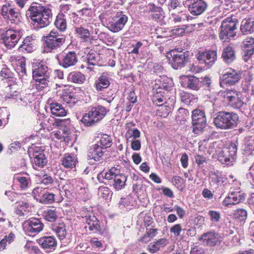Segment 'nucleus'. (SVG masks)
I'll return each mask as SVG.
<instances>
[{"label": "nucleus", "mask_w": 254, "mask_h": 254, "mask_svg": "<svg viewBox=\"0 0 254 254\" xmlns=\"http://www.w3.org/2000/svg\"><path fill=\"white\" fill-rule=\"evenodd\" d=\"M55 231L61 240L65 238L66 235V231L64 224H60L55 228Z\"/></svg>", "instance_id": "3c124183"}, {"label": "nucleus", "mask_w": 254, "mask_h": 254, "mask_svg": "<svg viewBox=\"0 0 254 254\" xmlns=\"http://www.w3.org/2000/svg\"><path fill=\"white\" fill-rule=\"evenodd\" d=\"M55 25L61 32L64 31L67 28L66 20L63 14H59L55 21Z\"/></svg>", "instance_id": "f704fd0d"}, {"label": "nucleus", "mask_w": 254, "mask_h": 254, "mask_svg": "<svg viewBox=\"0 0 254 254\" xmlns=\"http://www.w3.org/2000/svg\"><path fill=\"white\" fill-rule=\"evenodd\" d=\"M35 49V40L32 36H27L19 46L18 50L22 52L32 53Z\"/></svg>", "instance_id": "393cba45"}, {"label": "nucleus", "mask_w": 254, "mask_h": 254, "mask_svg": "<svg viewBox=\"0 0 254 254\" xmlns=\"http://www.w3.org/2000/svg\"><path fill=\"white\" fill-rule=\"evenodd\" d=\"M45 218L48 221L54 222L57 218L56 209L53 208L45 211Z\"/></svg>", "instance_id": "09e8293b"}, {"label": "nucleus", "mask_w": 254, "mask_h": 254, "mask_svg": "<svg viewBox=\"0 0 254 254\" xmlns=\"http://www.w3.org/2000/svg\"><path fill=\"white\" fill-rule=\"evenodd\" d=\"M222 58L227 64L232 63L236 59L235 52L232 47L227 46L223 50Z\"/></svg>", "instance_id": "7c9ffc66"}, {"label": "nucleus", "mask_w": 254, "mask_h": 254, "mask_svg": "<svg viewBox=\"0 0 254 254\" xmlns=\"http://www.w3.org/2000/svg\"><path fill=\"white\" fill-rule=\"evenodd\" d=\"M240 29L244 34L251 33L254 31V19H244L241 22Z\"/></svg>", "instance_id": "c85d7f7f"}, {"label": "nucleus", "mask_w": 254, "mask_h": 254, "mask_svg": "<svg viewBox=\"0 0 254 254\" xmlns=\"http://www.w3.org/2000/svg\"><path fill=\"white\" fill-rule=\"evenodd\" d=\"M24 228L29 233H38L43 230L44 225L39 219L32 218L24 222Z\"/></svg>", "instance_id": "dca6fc26"}, {"label": "nucleus", "mask_w": 254, "mask_h": 254, "mask_svg": "<svg viewBox=\"0 0 254 254\" xmlns=\"http://www.w3.org/2000/svg\"><path fill=\"white\" fill-rule=\"evenodd\" d=\"M182 82L184 87L193 90H198L201 86L199 79L193 76H184Z\"/></svg>", "instance_id": "b1692460"}, {"label": "nucleus", "mask_w": 254, "mask_h": 254, "mask_svg": "<svg viewBox=\"0 0 254 254\" xmlns=\"http://www.w3.org/2000/svg\"><path fill=\"white\" fill-rule=\"evenodd\" d=\"M29 204L23 201L16 202L15 205V211L19 216H23L28 212Z\"/></svg>", "instance_id": "e433bc0d"}, {"label": "nucleus", "mask_w": 254, "mask_h": 254, "mask_svg": "<svg viewBox=\"0 0 254 254\" xmlns=\"http://www.w3.org/2000/svg\"><path fill=\"white\" fill-rule=\"evenodd\" d=\"M104 153V151L99 144H93L88 150V158L93 159L96 161H99L103 156Z\"/></svg>", "instance_id": "5701e85b"}, {"label": "nucleus", "mask_w": 254, "mask_h": 254, "mask_svg": "<svg viewBox=\"0 0 254 254\" xmlns=\"http://www.w3.org/2000/svg\"><path fill=\"white\" fill-rule=\"evenodd\" d=\"M22 34L21 31L9 29L1 34L2 43L8 49L14 47L21 38Z\"/></svg>", "instance_id": "6e6552de"}, {"label": "nucleus", "mask_w": 254, "mask_h": 254, "mask_svg": "<svg viewBox=\"0 0 254 254\" xmlns=\"http://www.w3.org/2000/svg\"><path fill=\"white\" fill-rule=\"evenodd\" d=\"M197 59L201 63L205 64L208 67H210L217 60V53L215 51L199 53L197 56Z\"/></svg>", "instance_id": "a211bd4d"}, {"label": "nucleus", "mask_w": 254, "mask_h": 254, "mask_svg": "<svg viewBox=\"0 0 254 254\" xmlns=\"http://www.w3.org/2000/svg\"><path fill=\"white\" fill-rule=\"evenodd\" d=\"M240 70L232 68L226 69L220 76V84L221 87L232 86L238 83L241 78Z\"/></svg>", "instance_id": "423d86ee"}, {"label": "nucleus", "mask_w": 254, "mask_h": 254, "mask_svg": "<svg viewBox=\"0 0 254 254\" xmlns=\"http://www.w3.org/2000/svg\"><path fill=\"white\" fill-rule=\"evenodd\" d=\"M195 161L196 163L198 165L200 166L203 165L204 163L206 162V159L203 156L197 155L195 156Z\"/></svg>", "instance_id": "69168bd1"}, {"label": "nucleus", "mask_w": 254, "mask_h": 254, "mask_svg": "<svg viewBox=\"0 0 254 254\" xmlns=\"http://www.w3.org/2000/svg\"><path fill=\"white\" fill-rule=\"evenodd\" d=\"M15 180L19 183V187L22 190H26L30 186L31 182L29 177L18 175L15 177Z\"/></svg>", "instance_id": "37998d69"}, {"label": "nucleus", "mask_w": 254, "mask_h": 254, "mask_svg": "<svg viewBox=\"0 0 254 254\" xmlns=\"http://www.w3.org/2000/svg\"><path fill=\"white\" fill-rule=\"evenodd\" d=\"M168 55H170L172 58V60L170 62L172 67L175 69L181 68L188 62L189 55L188 53L173 50L170 51Z\"/></svg>", "instance_id": "f8f14e48"}, {"label": "nucleus", "mask_w": 254, "mask_h": 254, "mask_svg": "<svg viewBox=\"0 0 254 254\" xmlns=\"http://www.w3.org/2000/svg\"><path fill=\"white\" fill-rule=\"evenodd\" d=\"M246 155L252 154L254 151V137L252 136H247L245 138V143L243 149Z\"/></svg>", "instance_id": "72a5a7b5"}, {"label": "nucleus", "mask_w": 254, "mask_h": 254, "mask_svg": "<svg viewBox=\"0 0 254 254\" xmlns=\"http://www.w3.org/2000/svg\"><path fill=\"white\" fill-rule=\"evenodd\" d=\"M245 48H249L248 50L250 52L253 51L254 44V39L252 37H248L246 38L243 42Z\"/></svg>", "instance_id": "bf43d9fd"}, {"label": "nucleus", "mask_w": 254, "mask_h": 254, "mask_svg": "<svg viewBox=\"0 0 254 254\" xmlns=\"http://www.w3.org/2000/svg\"><path fill=\"white\" fill-rule=\"evenodd\" d=\"M208 214L210 217V220L213 222H218L221 218V214L219 212L214 210H209Z\"/></svg>", "instance_id": "864d4df0"}, {"label": "nucleus", "mask_w": 254, "mask_h": 254, "mask_svg": "<svg viewBox=\"0 0 254 254\" xmlns=\"http://www.w3.org/2000/svg\"><path fill=\"white\" fill-rule=\"evenodd\" d=\"M238 115L233 112L221 111L217 113L214 119L215 126L222 129L233 128L236 127Z\"/></svg>", "instance_id": "f03ea898"}, {"label": "nucleus", "mask_w": 254, "mask_h": 254, "mask_svg": "<svg viewBox=\"0 0 254 254\" xmlns=\"http://www.w3.org/2000/svg\"><path fill=\"white\" fill-rule=\"evenodd\" d=\"M38 243L44 249H54L57 246V241L54 236H45L38 240Z\"/></svg>", "instance_id": "a878e982"}, {"label": "nucleus", "mask_w": 254, "mask_h": 254, "mask_svg": "<svg viewBox=\"0 0 254 254\" xmlns=\"http://www.w3.org/2000/svg\"><path fill=\"white\" fill-rule=\"evenodd\" d=\"M245 199L244 193L240 191H230L228 196L222 202L224 206L228 207L230 205H235L243 202Z\"/></svg>", "instance_id": "aec40b11"}, {"label": "nucleus", "mask_w": 254, "mask_h": 254, "mask_svg": "<svg viewBox=\"0 0 254 254\" xmlns=\"http://www.w3.org/2000/svg\"><path fill=\"white\" fill-rule=\"evenodd\" d=\"M90 11V8H83L82 9L77 11V14H75V13H74L73 14H74L77 16H83V17L86 16L89 14Z\"/></svg>", "instance_id": "0e129e2a"}, {"label": "nucleus", "mask_w": 254, "mask_h": 254, "mask_svg": "<svg viewBox=\"0 0 254 254\" xmlns=\"http://www.w3.org/2000/svg\"><path fill=\"white\" fill-rule=\"evenodd\" d=\"M70 120L67 119H56L54 118L49 119V122L57 127H66L70 124Z\"/></svg>", "instance_id": "49530a36"}, {"label": "nucleus", "mask_w": 254, "mask_h": 254, "mask_svg": "<svg viewBox=\"0 0 254 254\" xmlns=\"http://www.w3.org/2000/svg\"><path fill=\"white\" fill-rule=\"evenodd\" d=\"M158 230L155 228H147L146 233L141 237L139 240L144 243L150 241V238L155 237L157 234Z\"/></svg>", "instance_id": "79ce46f5"}, {"label": "nucleus", "mask_w": 254, "mask_h": 254, "mask_svg": "<svg viewBox=\"0 0 254 254\" xmlns=\"http://www.w3.org/2000/svg\"><path fill=\"white\" fill-rule=\"evenodd\" d=\"M100 59V55L94 51H91L86 56L89 65H95L98 64Z\"/></svg>", "instance_id": "a19ab883"}, {"label": "nucleus", "mask_w": 254, "mask_h": 254, "mask_svg": "<svg viewBox=\"0 0 254 254\" xmlns=\"http://www.w3.org/2000/svg\"><path fill=\"white\" fill-rule=\"evenodd\" d=\"M34 79L36 81V88L39 91L48 86L50 83V75L42 78H35Z\"/></svg>", "instance_id": "58836bf2"}, {"label": "nucleus", "mask_w": 254, "mask_h": 254, "mask_svg": "<svg viewBox=\"0 0 254 254\" xmlns=\"http://www.w3.org/2000/svg\"><path fill=\"white\" fill-rule=\"evenodd\" d=\"M172 18L175 23L183 22L189 20L191 17L187 12L181 11L172 14Z\"/></svg>", "instance_id": "4c0bfd02"}, {"label": "nucleus", "mask_w": 254, "mask_h": 254, "mask_svg": "<svg viewBox=\"0 0 254 254\" xmlns=\"http://www.w3.org/2000/svg\"><path fill=\"white\" fill-rule=\"evenodd\" d=\"M1 15L8 23H14L19 20V14L10 3H6L2 6Z\"/></svg>", "instance_id": "2eb2a0df"}, {"label": "nucleus", "mask_w": 254, "mask_h": 254, "mask_svg": "<svg viewBox=\"0 0 254 254\" xmlns=\"http://www.w3.org/2000/svg\"><path fill=\"white\" fill-rule=\"evenodd\" d=\"M127 180V177L126 175L118 173L116 176H114V180L110 183L116 190H120L124 188Z\"/></svg>", "instance_id": "cd10ccee"}, {"label": "nucleus", "mask_w": 254, "mask_h": 254, "mask_svg": "<svg viewBox=\"0 0 254 254\" xmlns=\"http://www.w3.org/2000/svg\"><path fill=\"white\" fill-rule=\"evenodd\" d=\"M209 179L211 182L218 184L221 182H223L222 178L219 175L218 171L210 172L209 174Z\"/></svg>", "instance_id": "5fc2aeb1"}, {"label": "nucleus", "mask_w": 254, "mask_h": 254, "mask_svg": "<svg viewBox=\"0 0 254 254\" xmlns=\"http://www.w3.org/2000/svg\"><path fill=\"white\" fill-rule=\"evenodd\" d=\"M191 119L192 132L195 134L202 132L206 126L204 112L199 109H195L192 111Z\"/></svg>", "instance_id": "0eeeda50"}, {"label": "nucleus", "mask_w": 254, "mask_h": 254, "mask_svg": "<svg viewBox=\"0 0 254 254\" xmlns=\"http://www.w3.org/2000/svg\"><path fill=\"white\" fill-rule=\"evenodd\" d=\"M50 110L52 115L55 116L63 117L66 114V112L63 106L57 103H51Z\"/></svg>", "instance_id": "2f4dec72"}, {"label": "nucleus", "mask_w": 254, "mask_h": 254, "mask_svg": "<svg viewBox=\"0 0 254 254\" xmlns=\"http://www.w3.org/2000/svg\"><path fill=\"white\" fill-rule=\"evenodd\" d=\"M248 213L246 210L243 208H239L235 210L234 217L235 219L240 221H245L247 218Z\"/></svg>", "instance_id": "a18cd8bd"}, {"label": "nucleus", "mask_w": 254, "mask_h": 254, "mask_svg": "<svg viewBox=\"0 0 254 254\" xmlns=\"http://www.w3.org/2000/svg\"><path fill=\"white\" fill-rule=\"evenodd\" d=\"M92 215H94V214L91 208L88 210L87 208H83L80 212V215L84 219V221L90 219Z\"/></svg>", "instance_id": "4d7b16f0"}, {"label": "nucleus", "mask_w": 254, "mask_h": 254, "mask_svg": "<svg viewBox=\"0 0 254 254\" xmlns=\"http://www.w3.org/2000/svg\"><path fill=\"white\" fill-rule=\"evenodd\" d=\"M127 17L122 12H117L108 23L107 27L113 32L122 30L127 21Z\"/></svg>", "instance_id": "9b49d317"}, {"label": "nucleus", "mask_w": 254, "mask_h": 254, "mask_svg": "<svg viewBox=\"0 0 254 254\" xmlns=\"http://www.w3.org/2000/svg\"><path fill=\"white\" fill-rule=\"evenodd\" d=\"M60 64L64 68L74 66L77 63L78 59L74 52L64 53L59 59Z\"/></svg>", "instance_id": "f3484780"}, {"label": "nucleus", "mask_w": 254, "mask_h": 254, "mask_svg": "<svg viewBox=\"0 0 254 254\" xmlns=\"http://www.w3.org/2000/svg\"><path fill=\"white\" fill-rule=\"evenodd\" d=\"M34 197L39 199L43 204L52 203L55 201V194L40 187L35 188L32 192Z\"/></svg>", "instance_id": "4468645a"}, {"label": "nucleus", "mask_w": 254, "mask_h": 254, "mask_svg": "<svg viewBox=\"0 0 254 254\" xmlns=\"http://www.w3.org/2000/svg\"><path fill=\"white\" fill-rule=\"evenodd\" d=\"M127 134L130 135L129 137L130 138L132 137L134 139L139 138L140 136V131L136 128L128 130L127 132L126 135H127Z\"/></svg>", "instance_id": "052dcab7"}, {"label": "nucleus", "mask_w": 254, "mask_h": 254, "mask_svg": "<svg viewBox=\"0 0 254 254\" xmlns=\"http://www.w3.org/2000/svg\"><path fill=\"white\" fill-rule=\"evenodd\" d=\"M110 84L108 77L104 74L100 76L95 83L96 89L98 91H101L103 89L107 88Z\"/></svg>", "instance_id": "c9c22d12"}, {"label": "nucleus", "mask_w": 254, "mask_h": 254, "mask_svg": "<svg viewBox=\"0 0 254 254\" xmlns=\"http://www.w3.org/2000/svg\"><path fill=\"white\" fill-rule=\"evenodd\" d=\"M75 32L80 38L83 39L88 38L90 34L87 29H85L83 27L76 28Z\"/></svg>", "instance_id": "603ef678"}, {"label": "nucleus", "mask_w": 254, "mask_h": 254, "mask_svg": "<svg viewBox=\"0 0 254 254\" xmlns=\"http://www.w3.org/2000/svg\"><path fill=\"white\" fill-rule=\"evenodd\" d=\"M68 80L75 83H83L85 80V76L80 72H70L68 77Z\"/></svg>", "instance_id": "ea45409f"}, {"label": "nucleus", "mask_w": 254, "mask_h": 254, "mask_svg": "<svg viewBox=\"0 0 254 254\" xmlns=\"http://www.w3.org/2000/svg\"><path fill=\"white\" fill-rule=\"evenodd\" d=\"M14 235L12 233L9 234L8 236H6L0 241V251H2L5 249L7 244H9L14 240Z\"/></svg>", "instance_id": "de8ad7c7"}, {"label": "nucleus", "mask_w": 254, "mask_h": 254, "mask_svg": "<svg viewBox=\"0 0 254 254\" xmlns=\"http://www.w3.org/2000/svg\"><path fill=\"white\" fill-rule=\"evenodd\" d=\"M222 96L225 101L234 108L239 109L244 105L240 92L233 90H227L222 93Z\"/></svg>", "instance_id": "1a4fd4ad"}, {"label": "nucleus", "mask_w": 254, "mask_h": 254, "mask_svg": "<svg viewBox=\"0 0 254 254\" xmlns=\"http://www.w3.org/2000/svg\"><path fill=\"white\" fill-rule=\"evenodd\" d=\"M190 254H205V252L202 248L196 246L191 249Z\"/></svg>", "instance_id": "774afa93"}, {"label": "nucleus", "mask_w": 254, "mask_h": 254, "mask_svg": "<svg viewBox=\"0 0 254 254\" xmlns=\"http://www.w3.org/2000/svg\"><path fill=\"white\" fill-rule=\"evenodd\" d=\"M97 144H99L103 150L110 147L112 144L111 137L107 134H103Z\"/></svg>", "instance_id": "c03bdc74"}, {"label": "nucleus", "mask_w": 254, "mask_h": 254, "mask_svg": "<svg viewBox=\"0 0 254 254\" xmlns=\"http://www.w3.org/2000/svg\"><path fill=\"white\" fill-rule=\"evenodd\" d=\"M26 16L30 18L33 24L42 28L50 24V19L52 18V13L49 7L40 3H33L26 11Z\"/></svg>", "instance_id": "f257e3e1"}, {"label": "nucleus", "mask_w": 254, "mask_h": 254, "mask_svg": "<svg viewBox=\"0 0 254 254\" xmlns=\"http://www.w3.org/2000/svg\"><path fill=\"white\" fill-rule=\"evenodd\" d=\"M32 70L33 78L47 76L50 75L48 67L41 63L33 62L32 63Z\"/></svg>", "instance_id": "412c9836"}, {"label": "nucleus", "mask_w": 254, "mask_h": 254, "mask_svg": "<svg viewBox=\"0 0 254 254\" xmlns=\"http://www.w3.org/2000/svg\"><path fill=\"white\" fill-rule=\"evenodd\" d=\"M107 112V111L104 107L98 106L85 114L83 116L81 122L86 126H93L105 117Z\"/></svg>", "instance_id": "20e7f679"}, {"label": "nucleus", "mask_w": 254, "mask_h": 254, "mask_svg": "<svg viewBox=\"0 0 254 254\" xmlns=\"http://www.w3.org/2000/svg\"><path fill=\"white\" fill-rule=\"evenodd\" d=\"M187 7L189 12L193 16H198L203 13L207 9L208 4L203 0H188Z\"/></svg>", "instance_id": "ddd939ff"}, {"label": "nucleus", "mask_w": 254, "mask_h": 254, "mask_svg": "<svg viewBox=\"0 0 254 254\" xmlns=\"http://www.w3.org/2000/svg\"><path fill=\"white\" fill-rule=\"evenodd\" d=\"M198 240L204 245L214 246L220 242V236L218 233L210 231L203 234Z\"/></svg>", "instance_id": "6ab92c4d"}, {"label": "nucleus", "mask_w": 254, "mask_h": 254, "mask_svg": "<svg viewBox=\"0 0 254 254\" xmlns=\"http://www.w3.org/2000/svg\"><path fill=\"white\" fill-rule=\"evenodd\" d=\"M182 227L180 224H177L172 227L170 229V232L173 233L175 236H179L182 231Z\"/></svg>", "instance_id": "680f3d73"}, {"label": "nucleus", "mask_w": 254, "mask_h": 254, "mask_svg": "<svg viewBox=\"0 0 254 254\" xmlns=\"http://www.w3.org/2000/svg\"><path fill=\"white\" fill-rule=\"evenodd\" d=\"M85 222L86 225L84 226V228L87 231L88 230L94 233L101 231V229L99 222L94 215H92L91 218Z\"/></svg>", "instance_id": "bb28decb"}, {"label": "nucleus", "mask_w": 254, "mask_h": 254, "mask_svg": "<svg viewBox=\"0 0 254 254\" xmlns=\"http://www.w3.org/2000/svg\"><path fill=\"white\" fill-rule=\"evenodd\" d=\"M110 193L109 188L104 187H100L98 189V195L103 199H106Z\"/></svg>", "instance_id": "13d9d810"}, {"label": "nucleus", "mask_w": 254, "mask_h": 254, "mask_svg": "<svg viewBox=\"0 0 254 254\" xmlns=\"http://www.w3.org/2000/svg\"><path fill=\"white\" fill-rule=\"evenodd\" d=\"M238 19L233 16L227 17L221 23L219 38L224 41H227L236 34Z\"/></svg>", "instance_id": "7ed1b4c3"}, {"label": "nucleus", "mask_w": 254, "mask_h": 254, "mask_svg": "<svg viewBox=\"0 0 254 254\" xmlns=\"http://www.w3.org/2000/svg\"><path fill=\"white\" fill-rule=\"evenodd\" d=\"M0 75L4 78H8L10 76V72L7 68H2L0 71Z\"/></svg>", "instance_id": "338daca9"}, {"label": "nucleus", "mask_w": 254, "mask_h": 254, "mask_svg": "<svg viewBox=\"0 0 254 254\" xmlns=\"http://www.w3.org/2000/svg\"><path fill=\"white\" fill-rule=\"evenodd\" d=\"M65 37L53 30L48 36L44 37V49L47 52H51L61 47L65 42Z\"/></svg>", "instance_id": "39448f33"}, {"label": "nucleus", "mask_w": 254, "mask_h": 254, "mask_svg": "<svg viewBox=\"0 0 254 254\" xmlns=\"http://www.w3.org/2000/svg\"><path fill=\"white\" fill-rule=\"evenodd\" d=\"M168 243V240L165 238H161L155 242L151 243L149 246V251L154 253L160 250L161 248L166 246Z\"/></svg>", "instance_id": "473e14b6"}, {"label": "nucleus", "mask_w": 254, "mask_h": 254, "mask_svg": "<svg viewBox=\"0 0 254 254\" xmlns=\"http://www.w3.org/2000/svg\"><path fill=\"white\" fill-rule=\"evenodd\" d=\"M64 100L65 103L71 107L74 105L77 102V99L71 94H65L64 96Z\"/></svg>", "instance_id": "6e6d98bb"}, {"label": "nucleus", "mask_w": 254, "mask_h": 254, "mask_svg": "<svg viewBox=\"0 0 254 254\" xmlns=\"http://www.w3.org/2000/svg\"><path fill=\"white\" fill-rule=\"evenodd\" d=\"M32 157L34 164L38 167H44L46 165L47 160L43 150L37 147L32 148Z\"/></svg>", "instance_id": "4be33fe9"}, {"label": "nucleus", "mask_w": 254, "mask_h": 254, "mask_svg": "<svg viewBox=\"0 0 254 254\" xmlns=\"http://www.w3.org/2000/svg\"><path fill=\"white\" fill-rule=\"evenodd\" d=\"M62 164L66 168L72 169L74 168L77 162V159L75 156L69 154H65L62 158Z\"/></svg>", "instance_id": "c756f323"}, {"label": "nucleus", "mask_w": 254, "mask_h": 254, "mask_svg": "<svg viewBox=\"0 0 254 254\" xmlns=\"http://www.w3.org/2000/svg\"><path fill=\"white\" fill-rule=\"evenodd\" d=\"M119 171L115 168H112L106 172L105 173H102V176L104 177L106 180L112 182L114 179V176H116Z\"/></svg>", "instance_id": "8fccbe9b"}, {"label": "nucleus", "mask_w": 254, "mask_h": 254, "mask_svg": "<svg viewBox=\"0 0 254 254\" xmlns=\"http://www.w3.org/2000/svg\"><path fill=\"white\" fill-rule=\"evenodd\" d=\"M237 151L236 144L231 143L228 147L223 149L219 153L218 159L223 164L230 165L235 160Z\"/></svg>", "instance_id": "9d476101"}, {"label": "nucleus", "mask_w": 254, "mask_h": 254, "mask_svg": "<svg viewBox=\"0 0 254 254\" xmlns=\"http://www.w3.org/2000/svg\"><path fill=\"white\" fill-rule=\"evenodd\" d=\"M131 148L135 151L139 150L141 148V142L138 139H134L131 141Z\"/></svg>", "instance_id": "e2e57ef3"}]
</instances>
